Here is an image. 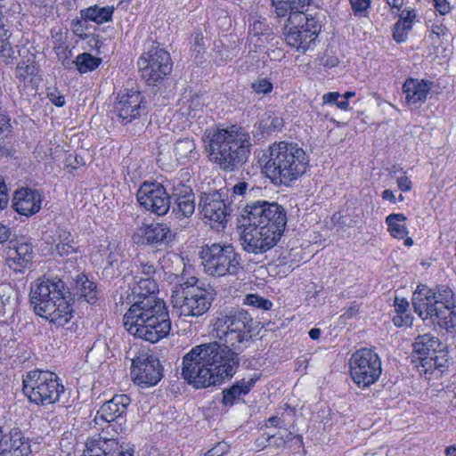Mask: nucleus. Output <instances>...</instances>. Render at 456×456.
Listing matches in <instances>:
<instances>
[{
    "instance_id": "1",
    "label": "nucleus",
    "mask_w": 456,
    "mask_h": 456,
    "mask_svg": "<svg viewBox=\"0 0 456 456\" xmlns=\"http://www.w3.org/2000/svg\"><path fill=\"white\" fill-rule=\"evenodd\" d=\"M251 317L243 309L220 314L213 326L222 342L203 343L191 348L183 358L182 376L195 388L220 384L236 372L239 353L247 347L250 336Z\"/></svg>"
},
{
    "instance_id": "2",
    "label": "nucleus",
    "mask_w": 456,
    "mask_h": 456,
    "mask_svg": "<svg viewBox=\"0 0 456 456\" xmlns=\"http://www.w3.org/2000/svg\"><path fill=\"white\" fill-rule=\"evenodd\" d=\"M130 282L135 299L124 314V327L133 336L157 343L171 331L169 313L163 300L154 293L158 286L154 278L134 274Z\"/></svg>"
},
{
    "instance_id": "3",
    "label": "nucleus",
    "mask_w": 456,
    "mask_h": 456,
    "mask_svg": "<svg viewBox=\"0 0 456 456\" xmlns=\"http://www.w3.org/2000/svg\"><path fill=\"white\" fill-rule=\"evenodd\" d=\"M202 141L208 159L224 171H233L240 167L250 152L249 134L235 126L208 128Z\"/></svg>"
},
{
    "instance_id": "4",
    "label": "nucleus",
    "mask_w": 456,
    "mask_h": 456,
    "mask_svg": "<svg viewBox=\"0 0 456 456\" xmlns=\"http://www.w3.org/2000/svg\"><path fill=\"white\" fill-rule=\"evenodd\" d=\"M263 171L274 183L286 186L301 177L308 167V158L297 143H273L263 155Z\"/></svg>"
},
{
    "instance_id": "5",
    "label": "nucleus",
    "mask_w": 456,
    "mask_h": 456,
    "mask_svg": "<svg viewBox=\"0 0 456 456\" xmlns=\"http://www.w3.org/2000/svg\"><path fill=\"white\" fill-rule=\"evenodd\" d=\"M69 293L64 282L58 278L37 280L30 289V300L35 313L59 326L72 317V308L67 300Z\"/></svg>"
},
{
    "instance_id": "6",
    "label": "nucleus",
    "mask_w": 456,
    "mask_h": 456,
    "mask_svg": "<svg viewBox=\"0 0 456 456\" xmlns=\"http://www.w3.org/2000/svg\"><path fill=\"white\" fill-rule=\"evenodd\" d=\"M412 305L416 314L426 321L439 325L445 330L456 326V305L453 292L448 287H439L436 290L426 286H418L412 296Z\"/></svg>"
},
{
    "instance_id": "7",
    "label": "nucleus",
    "mask_w": 456,
    "mask_h": 456,
    "mask_svg": "<svg viewBox=\"0 0 456 456\" xmlns=\"http://www.w3.org/2000/svg\"><path fill=\"white\" fill-rule=\"evenodd\" d=\"M214 289L208 285L205 287L195 277L175 284L172 289V303L180 310L183 316H200L205 314L214 299Z\"/></svg>"
},
{
    "instance_id": "8",
    "label": "nucleus",
    "mask_w": 456,
    "mask_h": 456,
    "mask_svg": "<svg viewBox=\"0 0 456 456\" xmlns=\"http://www.w3.org/2000/svg\"><path fill=\"white\" fill-rule=\"evenodd\" d=\"M200 257L205 273L213 277L236 276L242 270L240 256L230 243L207 244Z\"/></svg>"
},
{
    "instance_id": "9",
    "label": "nucleus",
    "mask_w": 456,
    "mask_h": 456,
    "mask_svg": "<svg viewBox=\"0 0 456 456\" xmlns=\"http://www.w3.org/2000/svg\"><path fill=\"white\" fill-rule=\"evenodd\" d=\"M22 391L31 403L49 405L59 401L64 387L55 373L34 370L23 377Z\"/></svg>"
},
{
    "instance_id": "10",
    "label": "nucleus",
    "mask_w": 456,
    "mask_h": 456,
    "mask_svg": "<svg viewBox=\"0 0 456 456\" xmlns=\"http://www.w3.org/2000/svg\"><path fill=\"white\" fill-rule=\"evenodd\" d=\"M322 16L319 12L309 16L295 13L289 16L282 29L285 42L289 46L305 53L315 43L322 28Z\"/></svg>"
},
{
    "instance_id": "11",
    "label": "nucleus",
    "mask_w": 456,
    "mask_h": 456,
    "mask_svg": "<svg viewBox=\"0 0 456 456\" xmlns=\"http://www.w3.org/2000/svg\"><path fill=\"white\" fill-rule=\"evenodd\" d=\"M242 216L248 224L265 226L281 237L287 224V216L282 206L276 202L257 200L247 204Z\"/></svg>"
},
{
    "instance_id": "12",
    "label": "nucleus",
    "mask_w": 456,
    "mask_h": 456,
    "mask_svg": "<svg viewBox=\"0 0 456 456\" xmlns=\"http://www.w3.org/2000/svg\"><path fill=\"white\" fill-rule=\"evenodd\" d=\"M350 373L359 387H367L374 384L381 374L379 355L371 349L357 350L350 359Z\"/></svg>"
},
{
    "instance_id": "13",
    "label": "nucleus",
    "mask_w": 456,
    "mask_h": 456,
    "mask_svg": "<svg viewBox=\"0 0 456 456\" xmlns=\"http://www.w3.org/2000/svg\"><path fill=\"white\" fill-rule=\"evenodd\" d=\"M137 65L142 77L148 84H155L171 72L173 63L168 52L154 47L139 58Z\"/></svg>"
},
{
    "instance_id": "14",
    "label": "nucleus",
    "mask_w": 456,
    "mask_h": 456,
    "mask_svg": "<svg viewBox=\"0 0 456 456\" xmlns=\"http://www.w3.org/2000/svg\"><path fill=\"white\" fill-rule=\"evenodd\" d=\"M131 376L140 387L157 385L163 377L159 360L148 352L140 354L132 360Z\"/></svg>"
},
{
    "instance_id": "15",
    "label": "nucleus",
    "mask_w": 456,
    "mask_h": 456,
    "mask_svg": "<svg viewBox=\"0 0 456 456\" xmlns=\"http://www.w3.org/2000/svg\"><path fill=\"white\" fill-rule=\"evenodd\" d=\"M281 237L265 226L247 224L240 235V244L248 253L258 255L273 248Z\"/></svg>"
},
{
    "instance_id": "16",
    "label": "nucleus",
    "mask_w": 456,
    "mask_h": 456,
    "mask_svg": "<svg viewBox=\"0 0 456 456\" xmlns=\"http://www.w3.org/2000/svg\"><path fill=\"white\" fill-rule=\"evenodd\" d=\"M136 198L142 207L158 216L166 215L170 208V195L159 183L144 182L137 191Z\"/></svg>"
},
{
    "instance_id": "17",
    "label": "nucleus",
    "mask_w": 456,
    "mask_h": 456,
    "mask_svg": "<svg viewBox=\"0 0 456 456\" xmlns=\"http://www.w3.org/2000/svg\"><path fill=\"white\" fill-rule=\"evenodd\" d=\"M200 208L203 221L216 230L224 228L230 216V208L219 191L205 193L200 199Z\"/></svg>"
},
{
    "instance_id": "18",
    "label": "nucleus",
    "mask_w": 456,
    "mask_h": 456,
    "mask_svg": "<svg viewBox=\"0 0 456 456\" xmlns=\"http://www.w3.org/2000/svg\"><path fill=\"white\" fill-rule=\"evenodd\" d=\"M144 101L142 94L134 89L126 90L118 96L115 102L113 114L118 121L128 124L139 118L145 111Z\"/></svg>"
},
{
    "instance_id": "19",
    "label": "nucleus",
    "mask_w": 456,
    "mask_h": 456,
    "mask_svg": "<svg viewBox=\"0 0 456 456\" xmlns=\"http://www.w3.org/2000/svg\"><path fill=\"white\" fill-rule=\"evenodd\" d=\"M175 234L166 224L155 223L142 224L134 233L133 239L137 244L168 245L174 240Z\"/></svg>"
},
{
    "instance_id": "20",
    "label": "nucleus",
    "mask_w": 456,
    "mask_h": 456,
    "mask_svg": "<svg viewBox=\"0 0 456 456\" xmlns=\"http://www.w3.org/2000/svg\"><path fill=\"white\" fill-rule=\"evenodd\" d=\"M131 403V399L126 395H116L110 400L105 402L97 411L94 418L96 424H100V421H105L108 423L102 433L110 434V429L117 433L113 428L111 422L118 418L123 417L126 413L128 405Z\"/></svg>"
},
{
    "instance_id": "21",
    "label": "nucleus",
    "mask_w": 456,
    "mask_h": 456,
    "mask_svg": "<svg viewBox=\"0 0 456 456\" xmlns=\"http://www.w3.org/2000/svg\"><path fill=\"white\" fill-rule=\"evenodd\" d=\"M41 193L31 188H20L15 191L12 198V208L20 215L29 216L41 208Z\"/></svg>"
},
{
    "instance_id": "22",
    "label": "nucleus",
    "mask_w": 456,
    "mask_h": 456,
    "mask_svg": "<svg viewBox=\"0 0 456 456\" xmlns=\"http://www.w3.org/2000/svg\"><path fill=\"white\" fill-rule=\"evenodd\" d=\"M32 247L28 243H10L5 249V260L10 268L21 272L32 261Z\"/></svg>"
},
{
    "instance_id": "23",
    "label": "nucleus",
    "mask_w": 456,
    "mask_h": 456,
    "mask_svg": "<svg viewBox=\"0 0 456 456\" xmlns=\"http://www.w3.org/2000/svg\"><path fill=\"white\" fill-rule=\"evenodd\" d=\"M432 85L433 83L428 80L408 78L403 86L407 104L412 108H419L426 101Z\"/></svg>"
},
{
    "instance_id": "24",
    "label": "nucleus",
    "mask_w": 456,
    "mask_h": 456,
    "mask_svg": "<svg viewBox=\"0 0 456 456\" xmlns=\"http://www.w3.org/2000/svg\"><path fill=\"white\" fill-rule=\"evenodd\" d=\"M17 307V291L9 283H0V321L12 319Z\"/></svg>"
},
{
    "instance_id": "25",
    "label": "nucleus",
    "mask_w": 456,
    "mask_h": 456,
    "mask_svg": "<svg viewBox=\"0 0 456 456\" xmlns=\"http://www.w3.org/2000/svg\"><path fill=\"white\" fill-rule=\"evenodd\" d=\"M311 2L312 0H272V5L280 18L292 16L293 13L309 16L314 15L309 10Z\"/></svg>"
},
{
    "instance_id": "26",
    "label": "nucleus",
    "mask_w": 456,
    "mask_h": 456,
    "mask_svg": "<svg viewBox=\"0 0 456 456\" xmlns=\"http://www.w3.org/2000/svg\"><path fill=\"white\" fill-rule=\"evenodd\" d=\"M73 290L79 300L92 305L96 303L100 294L97 284L83 273L77 275L74 280Z\"/></svg>"
},
{
    "instance_id": "27",
    "label": "nucleus",
    "mask_w": 456,
    "mask_h": 456,
    "mask_svg": "<svg viewBox=\"0 0 456 456\" xmlns=\"http://www.w3.org/2000/svg\"><path fill=\"white\" fill-rule=\"evenodd\" d=\"M203 102L197 94L189 93L183 94L177 102V112L183 118H195L202 110Z\"/></svg>"
},
{
    "instance_id": "28",
    "label": "nucleus",
    "mask_w": 456,
    "mask_h": 456,
    "mask_svg": "<svg viewBox=\"0 0 456 456\" xmlns=\"http://www.w3.org/2000/svg\"><path fill=\"white\" fill-rule=\"evenodd\" d=\"M31 452L29 440L15 430L10 433L9 448L4 450L2 456H30Z\"/></svg>"
},
{
    "instance_id": "29",
    "label": "nucleus",
    "mask_w": 456,
    "mask_h": 456,
    "mask_svg": "<svg viewBox=\"0 0 456 456\" xmlns=\"http://www.w3.org/2000/svg\"><path fill=\"white\" fill-rule=\"evenodd\" d=\"M16 77L24 86H31L33 88L41 81L38 68L33 61H20L16 67Z\"/></svg>"
},
{
    "instance_id": "30",
    "label": "nucleus",
    "mask_w": 456,
    "mask_h": 456,
    "mask_svg": "<svg viewBox=\"0 0 456 456\" xmlns=\"http://www.w3.org/2000/svg\"><path fill=\"white\" fill-rule=\"evenodd\" d=\"M174 155L176 160L181 164L197 159L199 153L196 150L194 140L190 137L177 140L174 144Z\"/></svg>"
},
{
    "instance_id": "31",
    "label": "nucleus",
    "mask_w": 456,
    "mask_h": 456,
    "mask_svg": "<svg viewBox=\"0 0 456 456\" xmlns=\"http://www.w3.org/2000/svg\"><path fill=\"white\" fill-rule=\"evenodd\" d=\"M440 346L439 340L436 337L430 333L419 335L415 338L413 343V353L418 356L420 362V357L429 356L435 354L436 347Z\"/></svg>"
},
{
    "instance_id": "32",
    "label": "nucleus",
    "mask_w": 456,
    "mask_h": 456,
    "mask_svg": "<svg viewBox=\"0 0 456 456\" xmlns=\"http://www.w3.org/2000/svg\"><path fill=\"white\" fill-rule=\"evenodd\" d=\"M114 8L112 6L99 7L90 6L80 11L81 18L97 24H102L111 20Z\"/></svg>"
},
{
    "instance_id": "33",
    "label": "nucleus",
    "mask_w": 456,
    "mask_h": 456,
    "mask_svg": "<svg viewBox=\"0 0 456 456\" xmlns=\"http://www.w3.org/2000/svg\"><path fill=\"white\" fill-rule=\"evenodd\" d=\"M79 247L74 241L73 235L63 229H59L56 235L55 250L61 256H69L71 253H77Z\"/></svg>"
},
{
    "instance_id": "34",
    "label": "nucleus",
    "mask_w": 456,
    "mask_h": 456,
    "mask_svg": "<svg viewBox=\"0 0 456 456\" xmlns=\"http://www.w3.org/2000/svg\"><path fill=\"white\" fill-rule=\"evenodd\" d=\"M403 214H390L386 217V224L390 235L395 239H404L408 235Z\"/></svg>"
},
{
    "instance_id": "35",
    "label": "nucleus",
    "mask_w": 456,
    "mask_h": 456,
    "mask_svg": "<svg viewBox=\"0 0 456 456\" xmlns=\"http://www.w3.org/2000/svg\"><path fill=\"white\" fill-rule=\"evenodd\" d=\"M101 446L102 448V456H120L119 453L131 452L134 450L127 444H120L111 436L107 437L102 436Z\"/></svg>"
},
{
    "instance_id": "36",
    "label": "nucleus",
    "mask_w": 456,
    "mask_h": 456,
    "mask_svg": "<svg viewBox=\"0 0 456 456\" xmlns=\"http://www.w3.org/2000/svg\"><path fill=\"white\" fill-rule=\"evenodd\" d=\"M176 208H174L178 218H188L192 216L195 211V197L188 195L187 198H177L175 200Z\"/></svg>"
},
{
    "instance_id": "37",
    "label": "nucleus",
    "mask_w": 456,
    "mask_h": 456,
    "mask_svg": "<svg viewBox=\"0 0 456 456\" xmlns=\"http://www.w3.org/2000/svg\"><path fill=\"white\" fill-rule=\"evenodd\" d=\"M101 61L100 58L94 57L88 53H84L77 55L75 64L77 70L83 74L98 68Z\"/></svg>"
},
{
    "instance_id": "38",
    "label": "nucleus",
    "mask_w": 456,
    "mask_h": 456,
    "mask_svg": "<svg viewBox=\"0 0 456 456\" xmlns=\"http://www.w3.org/2000/svg\"><path fill=\"white\" fill-rule=\"evenodd\" d=\"M157 265L146 259H138L134 262L130 276L137 274L146 278H154Z\"/></svg>"
},
{
    "instance_id": "39",
    "label": "nucleus",
    "mask_w": 456,
    "mask_h": 456,
    "mask_svg": "<svg viewBox=\"0 0 456 456\" xmlns=\"http://www.w3.org/2000/svg\"><path fill=\"white\" fill-rule=\"evenodd\" d=\"M243 302L244 305L254 306L263 310H270L273 306V303L270 300L258 296L257 294H248L245 297Z\"/></svg>"
},
{
    "instance_id": "40",
    "label": "nucleus",
    "mask_w": 456,
    "mask_h": 456,
    "mask_svg": "<svg viewBox=\"0 0 456 456\" xmlns=\"http://www.w3.org/2000/svg\"><path fill=\"white\" fill-rule=\"evenodd\" d=\"M251 88L256 94H268L273 89V83L266 77H259L251 83Z\"/></svg>"
},
{
    "instance_id": "41",
    "label": "nucleus",
    "mask_w": 456,
    "mask_h": 456,
    "mask_svg": "<svg viewBox=\"0 0 456 456\" xmlns=\"http://www.w3.org/2000/svg\"><path fill=\"white\" fill-rule=\"evenodd\" d=\"M102 435L97 438H89L86 443L84 451L85 456H102V448L101 446Z\"/></svg>"
},
{
    "instance_id": "42",
    "label": "nucleus",
    "mask_w": 456,
    "mask_h": 456,
    "mask_svg": "<svg viewBox=\"0 0 456 456\" xmlns=\"http://www.w3.org/2000/svg\"><path fill=\"white\" fill-rule=\"evenodd\" d=\"M10 34L5 28L3 20H0V53L4 56L9 55V52L12 50L11 44L9 42Z\"/></svg>"
},
{
    "instance_id": "43",
    "label": "nucleus",
    "mask_w": 456,
    "mask_h": 456,
    "mask_svg": "<svg viewBox=\"0 0 456 456\" xmlns=\"http://www.w3.org/2000/svg\"><path fill=\"white\" fill-rule=\"evenodd\" d=\"M420 365L424 368V371L426 372L434 369H439L443 366L436 354L420 357Z\"/></svg>"
},
{
    "instance_id": "44",
    "label": "nucleus",
    "mask_w": 456,
    "mask_h": 456,
    "mask_svg": "<svg viewBox=\"0 0 456 456\" xmlns=\"http://www.w3.org/2000/svg\"><path fill=\"white\" fill-rule=\"evenodd\" d=\"M240 388L239 386H232L230 389L223 392V403L225 405H232L236 397L240 396Z\"/></svg>"
},
{
    "instance_id": "45",
    "label": "nucleus",
    "mask_w": 456,
    "mask_h": 456,
    "mask_svg": "<svg viewBox=\"0 0 456 456\" xmlns=\"http://www.w3.org/2000/svg\"><path fill=\"white\" fill-rule=\"evenodd\" d=\"M188 195H194L190 186L184 185L179 182L173 187V197L175 200H177V198H187Z\"/></svg>"
},
{
    "instance_id": "46",
    "label": "nucleus",
    "mask_w": 456,
    "mask_h": 456,
    "mask_svg": "<svg viewBox=\"0 0 456 456\" xmlns=\"http://www.w3.org/2000/svg\"><path fill=\"white\" fill-rule=\"evenodd\" d=\"M267 442L269 446H275L277 448L287 446V440H285L281 429L276 435H268Z\"/></svg>"
},
{
    "instance_id": "47",
    "label": "nucleus",
    "mask_w": 456,
    "mask_h": 456,
    "mask_svg": "<svg viewBox=\"0 0 456 456\" xmlns=\"http://www.w3.org/2000/svg\"><path fill=\"white\" fill-rule=\"evenodd\" d=\"M87 20H85L84 19L78 20L72 22V31L75 35L79 37L82 39H86L88 37V34L86 32V22Z\"/></svg>"
},
{
    "instance_id": "48",
    "label": "nucleus",
    "mask_w": 456,
    "mask_h": 456,
    "mask_svg": "<svg viewBox=\"0 0 456 456\" xmlns=\"http://www.w3.org/2000/svg\"><path fill=\"white\" fill-rule=\"evenodd\" d=\"M230 445L225 442H219L208 451L205 456H223L229 451Z\"/></svg>"
},
{
    "instance_id": "49",
    "label": "nucleus",
    "mask_w": 456,
    "mask_h": 456,
    "mask_svg": "<svg viewBox=\"0 0 456 456\" xmlns=\"http://www.w3.org/2000/svg\"><path fill=\"white\" fill-rule=\"evenodd\" d=\"M9 202V195L4 179L0 175V211L4 209Z\"/></svg>"
},
{
    "instance_id": "50",
    "label": "nucleus",
    "mask_w": 456,
    "mask_h": 456,
    "mask_svg": "<svg viewBox=\"0 0 456 456\" xmlns=\"http://www.w3.org/2000/svg\"><path fill=\"white\" fill-rule=\"evenodd\" d=\"M393 322L396 327L409 326L411 324V318L407 314H396L393 317Z\"/></svg>"
},
{
    "instance_id": "51",
    "label": "nucleus",
    "mask_w": 456,
    "mask_h": 456,
    "mask_svg": "<svg viewBox=\"0 0 456 456\" xmlns=\"http://www.w3.org/2000/svg\"><path fill=\"white\" fill-rule=\"evenodd\" d=\"M436 10L441 14L445 15L452 10L450 3L447 0H433Z\"/></svg>"
},
{
    "instance_id": "52",
    "label": "nucleus",
    "mask_w": 456,
    "mask_h": 456,
    "mask_svg": "<svg viewBox=\"0 0 456 456\" xmlns=\"http://www.w3.org/2000/svg\"><path fill=\"white\" fill-rule=\"evenodd\" d=\"M350 4L355 12H361L370 7V0H350Z\"/></svg>"
},
{
    "instance_id": "53",
    "label": "nucleus",
    "mask_w": 456,
    "mask_h": 456,
    "mask_svg": "<svg viewBox=\"0 0 456 456\" xmlns=\"http://www.w3.org/2000/svg\"><path fill=\"white\" fill-rule=\"evenodd\" d=\"M119 258H120V254L118 251H117V250L110 251L105 260L107 266H109L112 269H114L115 267H118Z\"/></svg>"
},
{
    "instance_id": "54",
    "label": "nucleus",
    "mask_w": 456,
    "mask_h": 456,
    "mask_svg": "<svg viewBox=\"0 0 456 456\" xmlns=\"http://www.w3.org/2000/svg\"><path fill=\"white\" fill-rule=\"evenodd\" d=\"M8 117L0 110V135H5L10 132L11 125Z\"/></svg>"
},
{
    "instance_id": "55",
    "label": "nucleus",
    "mask_w": 456,
    "mask_h": 456,
    "mask_svg": "<svg viewBox=\"0 0 456 456\" xmlns=\"http://www.w3.org/2000/svg\"><path fill=\"white\" fill-rule=\"evenodd\" d=\"M409 31L403 30V28L397 29V22L394 26L393 37L397 43L405 42L407 39Z\"/></svg>"
},
{
    "instance_id": "56",
    "label": "nucleus",
    "mask_w": 456,
    "mask_h": 456,
    "mask_svg": "<svg viewBox=\"0 0 456 456\" xmlns=\"http://www.w3.org/2000/svg\"><path fill=\"white\" fill-rule=\"evenodd\" d=\"M394 306L396 314H406L409 302L404 298L395 297Z\"/></svg>"
},
{
    "instance_id": "57",
    "label": "nucleus",
    "mask_w": 456,
    "mask_h": 456,
    "mask_svg": "<svg viewBox=\"0 0 456 456\" xmlns=\"http://www.w3.org/2000/svg\"><path fill=\"white\" fill-rule=\"evenodd\" d=\"M397 185L398 188L403 191H409L412 187L411 181L406 175H403L397 178Z\"/></svg>"
},
{
    "instance_id": "58",
    "label": "nucleus",
    "mask_w": 456,
    "mask_h": 456,
    "mask_svg": "<svg viewBox=\"0 0 456 456\" xmlns=\"http://www.w3.org/2000/svg\"><path fill=\"white\" fill-rule=\"evenodd\" d=\"M339 97H340V94L338 92H330V93L325 94L322 95V103L323 104H330V103L337 104V102Z\"/></svg>"
},
{
    "instance_id": "59",
    "label": "nucleus",
    "mask_w": 456,
    "mask_h": 456,
    "mask_svg": "<svg viewBox=\"0 0 456 456\" xmlns=\"http://www.w3.org/2000/svg\"><path fill=\"white\" fill-rule=\"evenodd\" d=\"M282 435L284 436L285 440H287V444L289 442L295 441L298 445L302 443V437L301 436H294L291 432H287V429L284 428V430L281 431Z\"/></svg>"
},
{
    "instance_id": "60",
    "label": "nucleus",
    "mask_w": 456,
    "mask_h": 456,
    "mask_svg": "<svg viewBox=\"0 0 456 456\" xmlns=\"http://www.w3.org/2000/svg\"><path fill=\"white\" fill-rule=\"evenodd\" d=\"M431 32L439 37L446 34L447 28L443 24H435L431 28Z\"/></svg>"
},
{
    "instance_id": "61",
    "label": "nucleus",
    "mask_w": 456,
    "mask_h": 456,
    "mask_svg": "<svg viewBox=\"0 0 456 456\" xmlns=\"http://www.w3.org/2000/svg\"><path fill=\"white\" fill-rule=\"evenodd\" d=\"M11 236V231L5 225L0 224V244L7 241Z\"/></svg>"
},
{
    "instance_id": "62",
    "label": "nucleus",
    "mask_w": 456,
    "mask_h": 456,
    "mask_svg": "<svg viewBox=\"0 0 456 456\" xmlns=\"http://www.w3.org/2000/svg\"><path fill=\"white\" fill-rule=\"evenodd\" d=\"M254 384H255V381L252 379H249L247 382H243V383H241L240 385L238 384L237 386H239V388H240V395H247L250 391V389L254 386Z\"/></svg>"
},
{
    "instance_id": "63",
    "label": "nucleus",
    "mask_w": 456,
    "mask_h": 456,
    "mask_svg": "<svg viewBox=\"0 0 456 456\" xmlns=\"http://www.w3.org/2000/svg\"><path fill=\"white\" fill-rule=\"evenodd\" d=\"M400 18L413 22L416 19V13L414 10H403Z\"/></svg>"
},
{
    "instance_id": "64",
    "label": "nucleus",
    "mask_w": 456,
    "mask_h": 456,
    "mask_svg": "<svg viewBox=\"0 0 456 456\" xmlns=\"http://www.w3.org/2000/svg\"><path fill=\"white\" fill-rule=\"evenodd\" d=\"M50 101L55 105V106H58V107H62L64 104H65V99H64V96L63 95H61V94H50Z\"/></svg>"
}]
</instances>
